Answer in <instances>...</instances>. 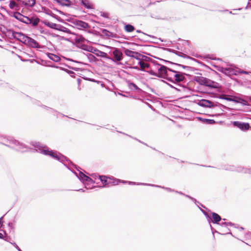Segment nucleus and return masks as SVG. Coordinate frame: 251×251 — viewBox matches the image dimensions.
Here are the masks:
<instances>
[{
	"label": "nucleus",
	"instance_id": "10",
	"mask_svg": "<svg viewBox=\"0 0 251 251\" xmlns=\"http://www.w3.org/2000/svg\"><path fill=\"white\" fill-rule=\"evenodd\" d=\"M233 124L235 126L237 127L242 130H248L250 127L249 124L241 123L239 121H234Z\"/></svg>",
	"mask_w": 251,
	"mask_h": 251
},
{
	"label": "nucleus",
	"instance_id": "5",
	"mask_svg": "<svg viewBox=\"0 0 251 251\" xmlns=\"http://www.w3.org/2000/svg\"><path fill=\"white\" fill-rule=\"evenodd\" d=\"M154 69V74H151L152 75L166 78L169 80H171V77H169L171 73L167 71V68L165 66H160L158 65L157 66H155Z\"/></svg>",
	"mask_w": 251,
	"mask_h": 251
},
{
	"label": "nucleus",
	"instance_id": "16",
	"mask_svg": "<svg viewBox=\"0 0 251 251\" xmlns=\"http://www.w3.org/2000/svg\"><path fill=\"white\" fill-rule=\"evenodd\" d=\"M21 3L24 4L25 6L32 7L35 3V0H22Z\"/></svg>",
	"mask_w": 251,
	"mask_h": 251
},
{
	"label": "nucleus",
	"instance_id": "33",
	"mask_svg": "<svg viewBox=\"0 0 251 251\" xmlns=\"http://www.w3.org/2000/svg\"><path fill=\"white\" fill-rule=\"evenodd\" d=\"M2 217H1V218H0V227H1L2 226V222H2Z\"/></svg>",
	"mask_w": 251,
	"mask_h": 251
},
{
	"label": "nucleus",
	"instance_id": "6",
	"mask_svg": "<svg viewBox=\"0 0 251 251\" xmlns=\"http://www.w3.org/2000/svg\"><path fill=\"white\" fill-rule=\"evenodd\" d=\"M76 176L82 182L87 189H90L94 187V182L90 177L80 172L78 174H76Z\"/></svg>",
	"mask_w": 251,
	"mask_h": 251
},
{
	"label": "nucleus",
	"instance_id": "37",
	"mask_svg": "<svg viewBox=\"0 0 251 251\" xmlns=\"http://www.w3.org/2000/svg\"><path fill=\"white\" fill-rule=\"evenodd\" d=\"M78 191H82L83 192L84 191H83V190H82V189H80V190H78Z\"/></svg>",
	"mask_w": 251,
	"mask_h": 251
},
{
	"label": "nucleus",
	"instance_id": "17",
	"mask_svg": "<svg viewBox=\"0 0 251 251\" xmlns=\"http://www.w3.org/2000/svg\"><path fill=\"white\" fill-rule=\"evenodd\" d=\"M93 52L98 56H100L103 58H107V54L104 52L95 49Z\"/></svg>",
	"mask_w": 251,
	"mask_h": 251
},
{
	"label": "nucleus",
	"instance_id": "36",
	"mask_svg": "<svg viewBox=\"0 0 251 251\" xmlns=\"http://www.w3.org/2000/svg\"><path fill=\"white\" fill-rule=\"evenodd\" d=\"M139 65L141 67V60H140L138 62Z\"/></svg>",
	"mask_w": 251,
	"mask_h": 251
},
{
	"label": "nucleus",
	"instance_id": "38",
	"mask_svg": "<svg viewBox=\"0 0 251 251\" xmlns=\"http://www.w3.org/2000/svg\"><path fill=\"white\" fill-rule=\"evenodd\" d=\"M91 56L92 57L94 58V56L93 55H91Z\"/></svg>",
	"mask_w": 251,
	"mask_h": 251
},
{
	"label": "nucleus",
	"instance_id": "20",
	"mask_svg": "<svg viewBox=\"0 0 251 251\" xmlns=\"http://www.w3.org/2000/svg\"><path fill=\"white\" fill-rule=\"evenodd\" d=\"M212 216L213 220V222L214 223H217L218 222H220L221 220V217L216 213H213Z\"/></svg>",
	"mask_w": 251,
	"mask_h": 251
},
{
	"label": "nucleus",
	"instance_id": "24",
	"mask_svg": "<svg viewBox=\"0 0 251 251\" xmlns=\"http://www.w3.org/2000/svg\"><path fill=\"white\" fill-rule=\"evenodd\" d=\"M23 15L19 12H14L13 14V17L16 19L19 20L21 22V21H23L22 18H23Z\"/></svg>",
	"mask_w": 251,
	"mask_h": 251
},
{
	"label": "nucleus",
	"instance_id": "23",
	"mask_svg": "<svg viewBox=\"0 0 251 251\" xmlns=\"http://www.w3.org/2000/svg\"><path fill=\"white\" fill-rule=\"evenodd\" d=\"M201 121L206 124L212 125L215 123V121L212 119H201Z\"/></svg>",
	"mask_w": 251,
	"mask_h": 251
},
{
	"label": "nucleus",
	"instance_id": "14",
	"mask_svg": "<svg viewBox=\"0 0 251 251\" xmlns=\"http://www.w3.org/2000/svg\"><path fill=\"white\" fill-rule=\"evenodd\" d=\"M113 53L115 59L117 61H120L122 60L123 54H122V52L120 50L116 49L113 51Z\"/></svg>",
	"mask_w": 251,
	"mask_h": 251
},
{
	"label": "nucleus",
	"instance_id": "34",
	"mask_svg": "<svg viewBox=\"0 0 251 251\" xmlns=\"http://www.w3.org/2000/svg\"><path fill=\"white\" fill-rule=\"evenodd\" d=\"M39 21V19H37V20H36L34 21V24H34V25H37V24L38 23Z\"/></svg>",
	"mask_w": 251,
	"mask_h": 251
},
{
	"label": "nucleus",
	"instance_id": "31",
	"mask_svg": "<svg viewBox=\"0 0 251 251\" xmlns=\"http://www.w3.org/2000/svg\"><path fill=\"white\" fill-rule=\"evenodd\" d=\"M60 30L61 31H63L65 32H67V33H69L70 32L69 30L65 27H62V28H61Z\"/></svg>",
	"mask_w": 251,
	"mask_h": 251
},
{
	"label": "nucleus",
	"instance_id": "30",
	"mask_svg": "<svg viewBox=\"0 0 251 251\" xmlns=\"http://www.w3.org/2000/svg\"><path fill=\"white\" fill-rule=\"evenodd\" d=\"M237 72L239 73V74H246V75H248L249 74V72H247V71H243V70H239Z\"/></svg>",
	"mask_w": 251,
	"mask_h": 251
},
{
	"label": "nucleus",
	"instance_id": "27",
	"mask_svg": "<svg viewBox=\"0 0 251 251\" xmlns=\"http://www.w3.org/2000/svg\"><path fill=\"white\" fill-rule=\"evenodd\" d=\"M128 86H129V88L131 89V90H139V88H138V87L135 84H134L133 83H130V84H129Z\"/></svg>",
	"mask_w": 251,
	"mask_h": 251
},
{
	"label": "nucleus",
	"instance_id": "25",
	"mask_svg": "<svg viewBox=\"0 0 251 251\" xmlns=\"http://www.w3.org/2000/svg\"><path fill=\"white\" fill-rule=\"evenodd\" d=\"M125 29L127 31V32H132L134 30V27L130 25H125Z\"/></svg>",
	"mask_w": 251,
	"mask_h": 251
},
{
	"label": "nucleus",
	"instance_id": "35",
	"mask_svg": "<svg viewBox=\"0 0 251 251\" xmlns=\"http://www.w3.org/2000/svg\"><path fill=\"white\" fill-rule=\"evenodd\" d=\"M3 238V236L2 233H0V238L2 239Z\"/></svg>",
	"mask_w": 251,
	"mask_h": 251
},
{
	"label": "nucleus",
	"instance_id": "2",
	"mask_svg": "<svg viewBox=\"0 0 251 251\" xmlns=\"http://www.w3.org/2000/svg\"><path fill=\"white\" fill-rule=\"evenodd\" d=\"M99 179L103 185H107L110 184L112 185H118L119 183H127L129 185H135L136 183L132 181H126L119 179H116L113 177H106L105 176H99Z\"/></svg>",
	"mask_w": 251,
	"mask_h": 251
},
{
	"label": "nucleus",
	"instance_id": "13",
	"mask_svg": "<svg viewBox=\"0 0 251 251\" xmlns=\"http://www.w3.org/2000/svg\"><path fill=\"white\" fill-rule=\"evenodd\" d=\"M75 25L77 27L80 29L86 28L88 27V24L81 21H76L75 23Z\"/></svg>",
	"mask_w": 251,
	"mask_h": 251
},
{
	"label": "nucleus",
	"instance_id": "11",
	"mask_svg": "<svg viewBox=\"0 0 251 251\" xmlns=\"http://www.w3.org/2000/svg\"><path fill=\"white\" fill-rule=\"evenodd\" d=\"M221 72L226 75L231 76L232 75H236L237 71L231 68H222Z\"/></svg>",
	"mask_w": 251,
	"mask_h": 251
},
{
	"label": "nucleus",
	"instance_id": "8",
	"mask_svg": "<svg viewBox=\"0 0 251 251\" xmlns=\"http://www.w3.org/2000/svg\"><path fill=\"white\" fill-rule=\"evenodd\" d=\"M169 71L170 73L175 74L174 75V77L173 78L171 77V81H175L177 82H179L182 81L185 78L184 75L182 73L173 71L170 69H169Z\"/></svg>",
	"mask_w": 251,
	"mask_h": 251
},
{
	"label": "nucleus",
	"instance_id": "3",
	"mask_svg": "<svg viewBox=\"0 0 251 251\" xmlns=\"http://www.w3.org/2000/svg\"><path fill=\"white\" fill-rule=\"evenodd\" d=\"M150 60L151 59L150 57L142 55V71L150 74H154V68L155 67V65Z\"/></svg>",
	"mask_w": 251,
	"mask_h": 251
},
{
	"label": "nucleus",
	"instance_id": "29",
	"mask_svg": "<svg viewBox=\"0 0 251 251\" xmlns=\"http://www.w3.org/2000/svg\"><path fill=\"white\" fill-rule=\"evenodd\" d=\"M221 98L223 99L226 100L228 101H232L233 100L231 98L228 97V96L226 95H222L221 96Z\"/></svg>",
	"mask_w": 251,
	"mask_h": 251
},
{
	"label": "nucleus",
	"instance_id": "12",
	"mask_svg": "<svg viewBox=\"0 0 251 251\" xmlns=\"http://www.w3.org/2000/svg\"><path fill=\"white\" fill-rule=\"evenodd\" d=\"M199 105L203 107H211L213 106V103L209 100H201L199 102Z\"/></svg>",
	"mask_w": 251,
	"mask_h": 251
},
{
	"label": "nucleus",
	"instance_id": "9",
	"mask_svg": "<svg viewBox=\"0 0 251 251\" xmlns=\"http://www.w3.org/2000/svg\"><path fill=\"white\" fill-rule=\"evenodd\" d=\"M10 146L19 151L22 152L26 151L24 149V145L22 143H20L19 141L15 140H11V145Z\"/></svg>",
	"mask_w": 251,
	"mask_h": 251
},
{
	"label": "nucleus",
	"instance_id": "1",
	"mask_svg": "<svg viewBox=\"0 0 251 251\" xmlns=\"http://www.w3.org/2000/svg\"><path fill=\"white\" fill-rule=\"evenodd\" d=\"M33 146L37 151L45 155H49L61 162L63 161L65 159L64 156L59 153L49 151L47 147H42L39 143H35Z\"/></svg>",
	"mask_w": 251,
	"mask_h": 251
},
{
	"label": "nucleus",
	"instance_id": "7",
	"mask_svg": "<svg viewBox=\"0 0 251 251\" xmlns=\"http://www.w3.org/2000/svg\"><path fill=\"white\" fill-rule=\"evenodd\" d=\"M195 80L201 85H203L209 87L218 88L219 87V84L218 83L203 76H197L195 78Z\"/></svg>",
	"mask_w": 251,
	"mask_h": 251
},
{
	"label": "nucleus",
	"instance_id": "22",
	"mask_svg": "<svg viewBox=\"0 0 251 251\" xmlns=\"http://www.w3.org/2000/svg\"><path fill=\"white\" fill-rule=\"evenodd\" d=\"M76 43H83L84 42L85 39L81 35H76L75 38Z\"/></svg>",
	"mask_w": 251,
	"mask_h": 251
},
{
	"label": "nucleus",
	"instance_id": "39",
	"mask_svg": "<svg viewBox=\"0 0 251 251\" xmlns=\"http://www.w3.org/2000/svg\"><path fill=\"white\" fill-rule=\"evenodd\" d=\"M251 1V0H250Z\"/></svg>",
	"mask_w": 251,
	"mask_h": 251
},
{
	"label": "nucleus",
	"instance_id": "32",
	"mask_svg": "<svg viewBox=\"0 0 251 251\" xmlns=\"http://www.w3.org/2000/svg\"><path fill=\"white\" fill-rule=\"evenodd\" d=\"M13 245H14V246H15V248H16V249H17L19 251H22L21 250V249L19 248V247H18V246L15 244V243L13 244Z\"/></svg>",
	"mask_w": 251,
	"mask_h": 251
},
{
	"label": "nucleus",
	"instance_id": "19",
	"mask_svg": "<svg viewBox=\"0 0 251 251\" xmlns=\"http://www.w3.org/2000/svg\"><path fill=\"white\" fill-rule=\"evenodd\" d=\"M48 57L50 59L53 60L54 62H58L60 59L58 56L52 53L49 54Z\"/></svg>",
	"mask_w": 251,
	"mask_h": 251
},
{
	"label": "nucleus",
	"instance_id": "18",
	"mask_svg": "<svg viewBox=\"0 0 251 251\" xmlns=\"http://www.w3.org/2000/svg\"><path fill=\"white\" fill-rule=\"evenodd\" d=\"M81 3L87 8H93V5L89 2L88 0H81Z\"/></svg>",
	"mask_w": 251,
	"mask_h": 251
},
{
	"label": "nucleus",
	"instance_id": "26",
	"mask_svg": "<svg viewBox=\"0 0 251 251\" xmlns=\"http://www.w3.org/2000/svg\"><path fill=\"white\" fill-rule=\"evenodd\" d=\"M46 25L52 28L57 29V27L58 26V25L56 24L51 22H47L46 23Z\"/></svg>",
	"mask_w": 251,
	"mask_h": 251
},
{
	"label": "nucleus",
	"instance_id": "15",
	"mask_svg": "<svg viewBox=\"0 0 251 251\" xmlns=\"http://www.w3.org/2000/svg\"><path fill=\"white\" fill-rule=\"evenodd\" d=\"M9 7L11 9L18 11L20 9V6L14 0L10 1Z\"/></svg>",
	"mask_w": 251,
	"mask_h": 251
},
{
	"label": "nucleus",
	"instance_id": "28",
	"mask_svg": "<svg viewBox=\"0 0 251 251\" xmlns=\"http://www.w3.org/2000/svg\"><path fill=\"white\" fill-rule=\"evenodd\" d=\"M22 20H23V21H21V22L26 24L30 23L31 22L30 20L27 17L24 16H23Z\"/></svg>",
	"mask_w": 251,
	"mask_h": 251
},
{
	"label": "nucleus",
	"instance_id": "21",
	"mask_svg": "<svg viewBox=\"0 0 251 251\" xmlns=\"http://www.w3.org/2000/svg\"><path fill=\"white\" fill-rule=\"evenodd\" d=\"M57 2L62 5L69 6L71 4V2L69 0H56Z\"/></svg>",
	"mask_w": 251,
	"mask_h": 251
},
{
	"label": "nucleus",
	"instance_id": "4",
	"mask_svg": "<svg viewBox=\"0 0 251 251\" xmlns=\"http://www.w3.org/2000/svg\"><path fill=\"white\" fill-rule=\"evenodd\" d=\"M15 36L18 39L25 44L32 48H38V43L33 39L25 36L22 33L17 32Z\"/></svg>",
	"mask_w": 251,
	"mask_h": 251
}]
</instances>
